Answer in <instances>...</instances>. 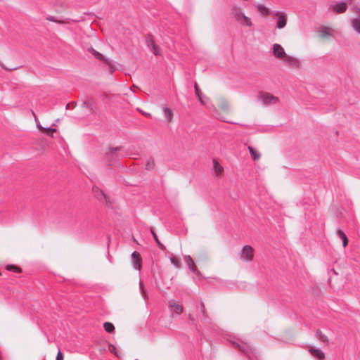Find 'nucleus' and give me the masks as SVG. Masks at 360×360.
<instances>
[{
  "label": "nucleus",
  "mask_w": 360,
  "mask_h": 360,
  "mask_svg": "<svg viewBox=\"0 0 360 360\" xmlns=\"http://www.w3.org/2000/svg\"><path fill=\"white\" fill-rule=\"evenodd\" d=\"M232 15L234 19L241 25L251 27L252 22L251 19L246 16L240 7H235L232 10Z\"/></svg>",
  "instance_id": "f257e3e1"
},
{
  "label": "nucleus",
  "mask_w": 360,
  "mask_h": 360,
  "mask_svg": "<svg viewBox=\"0 0 360 360\" xmlns=\"http://www.w3.org/2000/svg\"><path fill=\"white\" fill-rule=\"evenodd\" d=\"M235 347L243 352L249 359H254L255 357L254 351L246 343L239 340H231Z\"/></svg>",
  "instance_id": "f03ea898"
},
{
  "label": "nucleus",
  "mask_w": 360,
  "mask_h": 360,
  "mask_svg": "<svg viewBox=\"0 0 360 360\" xmlns=\"http://www.w3.org/2000/svg\"><path fill=\"white\" fill-rule=\"evenodd\" d=\"M258 100L264 105L276 104L279 101V98L267 92H260L257 96Z\"/></svg>",
  "instance_id": "7ed1b4c3"
},
{
  "label": "nucleus",
  "mask_w": 360,
  "mask_h": 360,
  "mask_svg": "<svg viewBox=\"0 0 360 360\" xmlns=\"http://www.w3.org/2000/svg\"><path fill=\"white\" fill-rule=\"evenodd\" d=\"M88 51L91 53L95 58L103 61L110 68V72L112 73L115 71L114 68L112 65V60L105 58V56L101 54L100 52L96 51L94 48L90 47L88 49Z\"/></svg>",
  "instance_id": "20e7f679"
},
{
  "label": "nucleus",
  "mask_w": 360,
  "mask_h": 360,
  "mask_svg": "<svg viewBox=\"0 0 360 360\" xmlns=\"http://www.w3.org/2000/svg\"><path fill=\"white\" fill-rule=\"evenodd\" d=\"M335 30L330 27L321 26L317 29L319 36L322 39H330L334 37Z\"/></svg>",
  "instance_id": "39448f33"
},
{
  "label": "nucleus",
  "mask_w": 360,
  "mask_h": 360,
  "mask_svg": "<svg viewBox=\"0 0 360 360\" xmlns=\"http://www.w3.org/2000/svg\"><path fill=\"white\" fill-rule=\"evenodd\" d=\"M254 257V249L250 245H245L240 251V259L245 262H250Z\"/></svg>",
  "instance_id": "423d86ee"
},
{
  "label": "nucleus",
  "mask_w": 360,
  "mask_h": 360,
  "mask_svg": "<svg viewBox=\"0 0 360 360\" xmlns=\"http://www.w3.org/2000/svg\"><path fill=\"white\" fill-rule=\"evenodd\" d=\"M353 11L358 14V15L351 20L352 27L354 30L360 34V7L355 6L353 8Z\"/></svg>",
  "instance_id": "0eeeda50"
},
{
  "label": "nucleus",
  "mask_w": 360,
  "mask_h": 360,
  "mask_svg": "<svg viewBox=\"0 0 360 360\" xmlns=\"http://www.w3.org/2000/svg\"><path fill=\"white\" fill-rule=\"evenodd\" d=\"M168 307L172 313V316L180 315L183 311V307L181 304L175 300H170L168 302Z\"/></svg>",
  "instance_id": "6e6552de"
},
{
  "label": "nucleus",
  "mask_w": 360,
  "mask_h": 360,
  "mask_svg": "<svg viewBox=\"0 0 360 360\" xmlns=\"http://www.w3.org/2000/svg\"><path fill=\"white\" fill-rule=\"evenodd\" d=\"M275 17L277 18L276 27L278 29H283L286 25L287 18L286 14L282 11H276Z\"/></svg>",
  "instance_id": "1a4fd4ad"
},
{
  "label": "nucleus",
  "mask_w": 360,
  "mask_h": 360,
  "mask_svg": "<svg viewBox=\"0 0 360 360\" xmlns=\"http://www.w3.org/2000/svg\"><path fill=\"white\" fill-rule=\"evenodd\" d=\"M332 11L337 13H343L347 11V4L346 2H337L330 5Z\"/></svg>",
  "instance_id": "9d476101"
},
{
  "label": "nucleus",
  "mask_w": 360,
  "mask_h": 360,
  "mask_svg": "<svg viewBox=\"0 0 360 360\" xmlns=\"http://www.w3.org/2000/svg\"><path fill=\"white\" fill-rule=\"evenodd\" d=\"M273 54L279 59H283L286 53L284 49L279 44H274L272 46Z\"/></svg>",
  "instance_id": "9b49d317"
},
{
  "label": "nucleus",
  "mask_w": 360,
  "mask_h": 360,
  "mask_svg": "<svg viewBox=\"0 0 360 360\" xmlns=\"http://www.w3.org/2000/svg\"><path fill=\"white\" fill-rule=\"evenodd\" d=\"M132 265L135 269L139 271L141 269V257L139 252L134 251L131 254Z\"/></svg>",
  "instance_id": "f8f14e48"
},
{
  "label": "nucleus",
  "mask_w": 360,
  "mask_h": 360,
  "mask_svg": "<svg viewBox=\"0 0 360 360\" xmlns=\"http://www.w3.org/2000/svg\"><path fill=\"white\" fill-rule=\"evenodd\" d=\"M283 60L287 65H290L295 68H299L300 65V61L299 59H297L295 57L288 56L287 54L285 55V56L284 57V58Z\"/></svg>",
  "instance_id": "ddd939ff"
},
{
  "label": "nucleus",
  "mask_w": 360,
  "mask_h": 360,
  "mask_svg": "<svg viewBox=\"0 0 360 360\" xmlns=\"http://www.w3.org/2000/svg\"><path fill=\"white\" fill-rule=\"evenodd\" d=\"M93 191L95 194V196L96 197V198L98 200H99L101 201H103L105 203L109 202L108 197L105 195V193L103 192V191L100 190L97 187H93Z\"/></svg>",
  "instance_id": "4468645a"
},
{
  "label": "nucleus",
  "mask_w": 360,
  "mask_h": 360,
  "mask_svg": "<svg viewBox=\"0 0 360 360\" xmlns=\"http://www.w3.org/2000/svg\"><path fill=\"white\" fill-rule=\"evenodd\" d=\"M255 7L258 11V12H259L262 15L265 16L269 15V9L264 5L261 4H255Z\"/></svg>",
  "instance_id": "2eb2a0df"
},
{
  "label": "nucleus",
  "mask_w": 360,
  "mask_h": 360,
  "mask_svg": "<svg viewBox=\"0 0 360 360\" xmlns=\"http://www.w3.org/2000/svg\"><path fill=\"white\" fill-rule=\"evenodd\" d=\"M198 101L202 105H205L208 109H212L214 108V105L210 103L209 98L205 95H202L198 98Z\"/></svg>",
  "instance_id": "dca6fc26"
},
{
  "label": "nucleus",
  "mask_w": 360,
  "mask_h": 360,
  "mask_svg": "<svg viewBox=\"0 0 360 360\" xmlns=\"http://www.w3.org/2000/svg\"><path fill=\"white\" fill-rule=\"evenodd\" d=\"M309 352L319 359H323L325 356L324 353L319 349H314L310 347Z\"/></svg>",
  "instance_id": "f3484780"
},
{
  "label": "nucleus",
  "mask_w": 360,
  "mask_h": 360,
  "mask_svg": "<svg viewBox=\"0 0 360 360\" xmlns=\"http://www.w3.org/2000/svg\"><path fill=\"white\" fill-rule=\"evenodd\" d=\"M213 168L214 170V173L217 176H220L223 172V167L219 165V163L215 160H213Z\"/></svg>",
  "instance_id": "a211bd4d"
},
{
  "label": "nucleus",
  "mask_w": 360,
  "mask_h": 360,
  "mask_svg": "<svg viewBox=\"0 0 360 360\" xmlns=\"http://www.w3.org/2000/svg\"><path fill=\"white\" fill-rule=\"evenodd\" d=\"M34 120H35L37 127L39 129H40L41 131H46V132H49V131L56 132V129H55V128H52V127L46 128V127H42L35 116H34Z\"/></svg>",
  "instance_id": "6ab92c4d"
},
{
  "label": "nucleus",
  "mask_w": 360,
  "mask_h": 360,
  "mask_svg": "<svg viewBox=\"0 0 360 360\" xmlns=\"http://www.w3.org/2000/svg\"><path fill=\"white\" fill-rule=\"evenodd\" d=\"M248 150L251 155L252 158L254 160H257L260 158V157H261L260 153L257 150H255L252 147L248 146Z\"/></svg>",
  "instance_id": "aec40b11"
},
{
  "label": "nucleus",
  "mask_w": 360,
  "mask_h": 360,
  "mask_svg": "<svg viewBox=\"0 0 360 360\" xmlns=\"http://www.w3.org/2000/svg\"><path fill=\"white\" fill-rule=\"evenodd\" d=\"M163 111H164V115L165 116V117L167 118V121L169 122H171L172 121V117H173V112L172 111V110L169 108H164L163 109Z\"/></svg>",
  "instance_id": "412c9836"
},
{
  "label": "nucleus",
  "mask_w": 360,
  "mask_h": 360,
  "mask_svg": "<svg viewBox=\"0 0 360 360\" xmlns=\"http://www.w3.org/2000/svg\"><path fill=\"white\" fill-rule=\"evenodd\" d=\"M82 105L90 110H94L96 108L94 102L91 99L84 101Z\"/></svg>",
  "instance_id": "4be33fe9"
},
{
  "label": "nucleus",
  "mask_w": 360,
  "mask_h": 360,
  "mask_svg": "<svg viewBox=\"0 0 360 360\" xmlns=\"http://www.w3.org/2000/svg\"><path fill=\"white\" fill-rule=\"evenodd\" d=\"M151 233H152L153 238L155 240L157 245H158L159 248L162 250H166L165 246L162 243H160L156 233H155V231L153 229H151Z\"/></svg>",
  "instance_id": "5701e85b"
},
{
  "label": "nucleus",
  "mask_w": 360,
  "mask_h": 360,
  "mask_svg": "<svg viewBox=\"0 0 360 360\" xmlns=\"http://www.w3.org/2000/svg\"><path fill=\"white\" fill-rule=\"evenodd\" d=\"M104 329L106 332L112 333L115 331L114 325L110 322H105L103 324Z\"/></svg>",
  "instance_id": "b1692460"
},
{
  "label": "nucleus",
  "mask_w": 360,
  "mask_h": 360,
  "mask_svg": "<svg viewBox=\"0 0 360 360\" xmlns=\"http://www.w3.org/2000/svg\"><path fill=\"white\" fill-rule=\"evenodd\" d=\"M316 337L323 343L328 342V340L326 335H323L320 330H316Z\"/></svg>",
  "instance_id": "393cba45"
},
{
  "label": "nucleus",
  "mask_w": 360,
  "mask_h": 360,
  "mask_svg": "<svg viewBox=\"0 0 360 360\" xmlns=\"http://www.w3.org/2000/svg\"><path fill=\"white\" fill-rule=\"evenodd\" d=\"M146 43L149 49H151L153 46L155 45L154 40L150 35L146 37Z\"/></svg>",
  "instance_id": "a878e982"
},
{
  "label": "nucleus",
  "mask_w": 360,
  "mask_h": 360,
  "mask_svg": "<svg viewBox=\"0 0 360 360\" xmlns=\"http://www.w3.org/2000/svg\"><path fill=\"white\" fill-rule=\"evenodd\" d=\"M109 351L115 354L116 356L120 357L122 356V354L117 350V347L113 345H109L108 347Z\"/></svg>",
  "instance_id": "bb28decb"
},
{
  "label": "nucleus",
  "mask_w": 360,
  "mask_h": 360,
  "mask_svg": "<svg viewBox=\"0 0 360 360\" xmlns=\"http://www.w3.org/2000/svg\"><path fill=\"white\" fill-rule=\"evenodd\" d=\"M154 166H155L154 160L152 158H150L149 159H148L146 164V169L147 170H151L152 169H153Z\"/></svg>",
  "instance_id": "cd10ccee"
},
{
  "label": "nucleus",
  "mask_w": 360,
  "mask_h": 360,
  "mask_svg": "<svg viewBox=\"0 0 360 360\" xmlns=\"http://www.w3.org/2000/svg\"><path fill=\"white\" fill-rule=\"evenodd\" d=\"M169 259H170V262L176 268H179L181 266V264H180V262L179 261V259L174 257V256H170L169 257Z\"/></svg>",
  "instance_id": "c85d7f7f"
},
{
  "label": "nucleus",
  "mask_w": 360,
  "mask_h": 360,
  "mask_svg": "<svg viewBox=\"0 0 360 360\" xmlns=\"http://www.w3.org/2000/svg\"><path fill=\"white\" fill-rule=\"evenodd\" d=\"M139 288H140V291H141V295H142L143 300H145V302H146V298H147L146 292V290L144 289L143 284L141 283V281L139 283Z\"/></svg>",
  "instance_id": "c756f323"
},
{
  "label": "nucleus",
  "mask_w": 360,
  "mask_h": 360,
  "mask_svg": "<svg viewBox=\"0 0 360 360\" xmlns=\"http://www.w3.org/2000/svg\"><path fill=\"white\" fill-rule=\"evenodd\" d=\"M150 51H152L155 56H161V50L157 45L153 46Z\"/></svg>",
  "instance_id": "7c9ffc66"
},
{
  "label": "nucleus",
  "mask_w": 360,
  "mask_h": 360,
  "mask_svg": "<svg viewBox=\"0 0 360 360\" xmlns=\"http://www.w3.org/2000/svg\"><path fill=\"white\" fill-rule=\"evenodd\" d=\"M184 262H186L188 266L193 265L194 264L193 259L189 255H186L184 257Z\"/></svg>",
  "instance_id": "2f4dec72"
},
{
  "label": "nucleus",
  "mask_w": 360,
  "mask_h": 360,
  "mask_svg": "<svg viewBox=\"0 0 360 360\" xmlns=\"http://www.w3.org/2000/svg\"><path fill=\"white\" fill-rule=\"evenodd\" d=\"M194 89H195V95L197 96L198 98L203 95L202 94L198 85L197 84V83H195Z\"/></svg>",
  "instance_id": "473e14b6"
},
{
  "label": "nucleus",
  "mask_w": 360,
  "mask_h": 360,
  "mask_svg": "<svg viewBox=\"0 0 360 360\" xmlns=\"http://www.w3.org/2000/svg\"><path fill=\"white\" fill-rule=\"evenodd\" d=\"M6 269L8 270V271H15V272H20V269L15 266V265H11V264H9V265H7L6 266Z\"/></svg>",
  "instance_id": "72a5a7b5"
},
{
  "label": "nucleus",
  "mask_w": 360,
  "mask_h": 360,
  "mask_svg": "<svg viewBox=\"0 0 360 360\" xmlns=\"http://www.w3.org/2000/svg\"><path fill=\"white\" fill-rule=\"evenodd\" d=\"M188 268L193 273L195 274L196 275L200 274V272L197 269V267L195 264H193V265L188 266Z\"/></svg>",
  "instance_id": "f704fd0d"
},
{
  "label": "nucleus",
  "mask_w": 360,
  "mask_h": 360,
  "mask_svg": "<svg viewBox=\"0 0 360 360\" xmlns=\"http://www.w3.org/2000/svg\"><path fill=\"white\" fill-rule=\"evenodd\" d=\"M337 235H338V236L341 239H342V238H344L347 237V236H346V235L345 234V233L343 232V231H342V230H341V229H340L337 230Z\"/></svg>",
  "instance_id": "c9c22d12"
},
{
  "label": "nucleus",
  "mask_w": 360,
  "mask_h": 360,
  "mask_svg": "<svg viewBox=\"0 0 360 360\" xmlns=\"http://www.w3.org/2000/svg\"><path fill=\"white\" fill-rule=\"evenodd\" d=\"M46 20L49 21L55 22H58V23H63V21L57 20L56 19V18L53 16H49L46 18Z\"/></svg>",
  "instance_id": "e433bc0d"
},
{
  "label": "nucleus",
  "mask_w": 360,
  "mask_h": 360,
  "mask_svg": "<svg viewBox=\"0 0 360 360\" xmlns=\"http://www.w3.org/2000/svg\"><path fill=\"white\" fill-rule=\"evenodd\" d=\"M56 360H63V355L60 351L57 354Z\"/></svg>",
  "instance_id": "4c0bfd02"
},
{
  "label": "nucleus",
  "mask_w": 360,
  "mask_h": 360,
  "mask_svg": "<svg viewBox=\"0 0 360 360\" xmlns=\"http://www.w3.org/2000/svg\"><path fill=\"white\" fill-rule=\"evenodd\" d=\"M121 149L120 147H115V148H110V152L111 153H115L116 151H118Z\"/></svg>",
  "instance_id": "58836bf2"
},
{
  "label": "nucleus",
  "mask_w": 360,
  "mask_h": 360,
  "mask_svg": "<svg viewBox=\"0 0 360 360\" xmlns=\"http://www.w3.org/2000/svg\"><path fill=\"white\" fill-rule=\"evenodd\" d=\"M342 240L343 247H346V245H347V243H348L347 238L345 237V238H342Z\"/></svg>",
  "instance_id": "ea45409f"
},
{
  "label": "nucleus",
  "mask_w": 360,
  "mask_h": 360,
  "mask_svg": "<svg viewBox=\"0 0 360 360\" xmlns=\"http://www.w3.org/2000/svg\"><path fill=\"white\" fill-rule=\"evenodd\" d=\"M0 65L5 70H9V71H11V70H16L17 68H8L6 67H5L4 65H3L2 64H0Z\"/></svg>",
  "instance_id": "a19ab883"
},
{
  "label": "nucleus",
  "mask_w": 360,
  "mask_h": 360,
  "mask_svg": "<svg viewBox=\"0 0 360 360\" xmlns=\"http://www.w3.org/2000/svg\"><path fill=\"white\" fill-rule=\"evenodd\" d=\"M201 307H202L201 311L203 314V316L205 317H206V313H205V309H204L205 307H204V304L202 302L201 303Z\"/></svg>",
  "instance_id": "79ce46f5"
},
{
  "label": "nucleus",
  "mask_w": 360,
  "mask_h": 360,
  "mask_svg": "<svg viewBox=\"0 0 360 360\" xmlns=\"http://www.w3.org/2000/svg\"><path fill=\"white\" fill-rule=\"evenodd\" d=\"M141 113H142L143 115H146V116H147V117H150V115H150V113H148V112H142V111H141Z\"/></svg>",
  "instance_id": "37998d69"
},
{
  "label": "nucleus",
  "mask_w": 360,
  "mask_h": 360,
  "mask_svg": "<svg viewBox=\"0 0 360 360\" xmlns=\"http://www.w3.org/2000/svg\"><path fill=\"white\" fill-rule=\"evenodd\" d=\"M70 103H68V104L66 105L65 108H66L67 110H68V109H69V108H70Z\"/></svg>",
  "instance_id": "c03bdc74"
},
{
  "label": "nucleus",
  "mask_w": 360,
  "mask_h": 360,
  "mask_svg": "<svg viewBox=\"0 0 360 360\" xmlns=\"http://www.w3.org/2000/svg\"><path fill=\"white\" fill-rule=\"evenodd\" d=\"M72 106H73V108H75L76 106V103L72 104Z\"/></svg>",
  "instance_id": "a18cd8bd"
},
{
  "label": "nucleus",
  "mask_w": 360,
  "mask_h": 360,
  "mask_svg": "<svg viewBox=\"0 0 360 360\" xmlns=\"http://www.w3.org/2000/svg\"><path fill=\"white\" fill-rule=\"evenodd\" d=\"M72 106H73V108H75L76 106V103L72 104Z\"/></svg>",
  "instance_id": "49530a36"
}]
</instances>
